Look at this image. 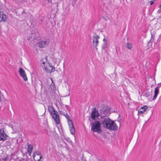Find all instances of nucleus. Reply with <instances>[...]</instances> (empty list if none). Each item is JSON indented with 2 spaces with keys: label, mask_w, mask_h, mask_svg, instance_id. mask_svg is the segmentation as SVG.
<instances>
[{
  "label": "nucleus",
  "mask_w": 161,
  "mask_h": 161,
  "mask_svg": "<svg viewBox=\"0 0 161 161\" xmlns=\"http://www.w3.org/2000/svg\"><path fill=\"white\" fill-rule=\"evenodd\" d=\"M102 124L104 128H106L110 130H116L118 127L114 121L110 119L109 118H103Z\"/></svg>",
  "instance_id": "1"
},
{
  "label": "nucleus",
  "mask_w": 161,
  "mask_h": 161,
  "mask_svg": "<svg viewBox=\"0 0 161 161\" xmlns=\"http://www.w3.org/2000/svg\"><path fill=\"white\" fill-rule=\"evenodd\" d=\"M48 110L50 113L52 117L53 118L57 124H59L60 121L58 113L52 106L48 107Z\"/></svg>",
  "instance_id": "2"
},
{
  "label": "nucleus",
  "mask_w": 161,
  "mask_h": 161,
  "mask_svg": "<svg viewBox=\"0 0 161 161\" xmlns=\"http://www.w3.org/2000/svg\"><path fill=\"white\" fill-rule=\"evenodd\" d=\"M101 124L98 121H95V122H92L91 124V130L93 132H97L98 133H101L102 131L101 129Z\"/></svg>",
  "instance_id": "3"
},
{
  "label": "nucleus",
  "mask_w": 161,
  "mask_h": 161,
  "mask_svg": "<svg viewBox=\"0 0 161 161\" xmlns=\"http://www.w3.org/2000/svg\"><path fill=\"white\" fill-rule=\"evenodd\" d=\"M100 115L101 118L108 116L111 114L109 108L107 106L102 107L100 110Z\"/></svg>",
  "instance_id": "4"
},
{
  "label": "nucleus",
  "mask_w": 161,
  "mask_h": 161,
  "mask_svg": "<svg viewBox=\"0 0 161 161\" xmlns=\"http://www.w3.org/2000/svg\"><path fill=\"white\" fill-rule=\"evenodd\" d=\"M64 116L68 120L70 133L73 135H75V130L72 120L69 119V116L67 113Z\"/></svg>",
  "instance_id": "5"
},
{
  "label": "nucleus",
  "mask_w": 161,
  "mask_h": 161,
  "mask_svg": "<svg viewBox=\"0 0 161 161\" xmlns=\"http://www.w3.org/2000/svg\"><path fill=\"white\" fill-rule=\"evenodd\" d=\"M99 115L100 113L97 110L96 108H93L91 114V118L93 120H96L97 119L96 118H98Z\"/></svg>",
  "instance_id": "6"
},
{
  "label": "nucleus",
  "mask_w": 161,
  "mask_h": 161,
  "mask_svg": "<svg viewBox=\"0 0 161 161\" xmlns=\"http://www.w3.org/2000/svg\"><path fill=\"white\" fill-rule=\"evenodd\" d=\"M31 33L27 38L28 40H30L31 38L36 39L39 37V34L35 30L31 29Z\"/></svg>",
  "instance_id": "7"
},
{
  "label": "nucleus",
  "mask_w": 161,
  "mask_h": 161,
  "mask_svg": "<svg viewBox=\"0 0 161 161\" xmlns=\"http://www.w3.org/2000/svg\"><path fill=\"white\" fill-rule=\"evenodd\" d=\"M8 136L5 133L3 129H0V141H5L7 140Z\"/></svg>",
  "instance_id": "8"
},
{
  "label": "nucleus",
  "mask_w": 161,
  "mask_h": 161,
  "mask_svg": "<svg viewBox=\"0 0 161 161\" xmlns=\"http://www.w3.org/2000/svg\"><path fill=\"white\" fill-rule=\"evenodd\" d=\"M19 72L20 75L22 76L25 81L27 80L25 72L23 69L21 67H20L19 69Z\"/></svg>",
  "instance_id": "9"
},
{
  "label": "nucleus",
  "mask_w": 161,
  "mask_h": 161,
  "mask_svg": "<svg viewBox=\"0 0 161 161\" xmlns=\"http://www.w3.org/2000/svg\"><path fill=\"white\" fill-rule=\"evenodd\" d=\"M99 38V36L97 35H96L93 36V47H97L98 46V44L99 43L98 39Z\"/></svg>",
  "instance_id": "10"
},
{
  "label": "nucleus",
  "mask_w": 161,
  "mask_h": 161,
  "mask_svg": "<svg viewBox=\"0 0 161 161\" xmlns=\"http://www.w3.org/2000/svg\"><path fill=\"white\" fill-rule=\"evenodd\" d=\"M47 42L46 41H42L38 42L37 45L40 48H43L47 45Z\"/></svg>",
  "instance_id": "11"
},
{
  "label": "nucleus",
  "mask_w": 161,
  "mask_h": 161,
  "mask_svg": "<svg viewBox=\"0 0 161 161\" xmlns=\"http://www.w3.org/2000/svg\"><path fill=\"white\" fill-rule=\"evenodd\" d=\"M148 108V107L147 106H144L143 107H141L139 109H138V113L140 114H143L144 112H145L147 110Z\"/></svg>",
  "instance_id": "12"
},
{
  "label": "nucleus",
  "mask_w": 161,
  "mask_h": 161,
  "mask_svg": "<svg viewBox=\"0 0 161 161\" xmlns=\"http://www.w3.org/2000/svg\"><path fill=\"white\" fill-rule=\"evenodd\" d=\"M33 148V146L31 144L28 145L26 153L28 154L30 156H31V153L32 152Z\"/></svg>",
  "instance_id": "13"
},
{
  "label": "nucleus",
  "mask_w": 161,
  "mask_h": 161,
  "mask_svg": "<svg viewBox=\"0 0 161 161\" xmlns=\"http://www.w3.org/2000/svg\"><path fill=\"white\" fill-rule=\"evenodd\" d=\"M43 69L46 72L49 73H51L52 72H53L55 71V67L53 66L52 67V69L51 70H48L46 66H44V68H43Z\"/></svg>",
  "instance_id": "14"
},
{
  "label": "nucleus",
  "mask_w": 161,
  "mask_h": 161,
  "mask_svg": "<svg viewBox=\"0 0 161 161\" xmlns=\"http://www.w3.org/2000/svg\"><path fill=\"white\" fill-rule=\"evenodd\" d=\"M0 18H2V20H6V16L3 12H1V9L0 8Z\"/></svg>",
  "instance_id": "15"
},
{
  "label": "nucleus",
  "mask_w": 161,
  "mask_h": 161,
  "mask_svg": "<svg viewBox=\"0 0 161 161\" xmlns=\"http://www.w3.org/2000/svg\"><path fill=\"white\" fill-rule=\"evenodd\" d=\"M34 156L35 158H36L37 157H39V156L41 157V156H42V155L40 152H36L34 153L33 155V157Z\"/></svg>",
  "instance_id": "16"
},
{
  "label": "nucleus",
  "mask_w": 161,
  "mask_h": 161,
  "mask_svg": "<svg viewBox=\"0 0 161 161\" xmlns=\"http://www.w3.org/2000/svg\"><path fill=\"white\" fill-rule=\"evenodd\" d=\"M151 94V92H149L148 91H147L144 94V96L146 97H149Z\"/></svg>",
  "instance_id": "17"
},
{
  "label": "nucleus",
  "mask_w": 161,
  "mask_h": 161,
  "mask_svg": "<svg viewBox=\"0 0 161 161\" xmlns=\"http://www.w3.org/2000/svg\"><path fill=\"white\" fill-rule=\"evenodd\" d=\"M132 47V45L130 43L127 42L126 44V47L130 49H131Z\"/></svg>",
  "instance_id": "18"
},
{
  "label": "nucleus",
  "mask_w": 161,
  "mask_h": 161,
  "mask_svg": "<svg viewBox=\"0 0 161 161\" xmlns=\"http://www.w3.org/2000/svg\"><path fill=\"white\" fill-rule=\"evenodd\" d=\"M159 92L158 87H157L155 89L154 93L158 94Z\"/></svg>",
  "instance_id": "19"
},
{
  "label": "nucleus",
  "mask_w": 161,
  "mask_h": 161,
  "mask_svg": "<svg viewBox=\"0 0 161 161\" xmlns=\"http://www.w3.org/2000/svg\"><path fill=\"white\" fill-rule=\"evenodd\" d=\"M42 158V156H41V157H40L39 159H37V158H36L34 157V156H33V158H34V160L35 161H42L40 159L41 158Z\"/></svg>",
  "instance_id": "20"
},
{
  "label": "nucleus",
  "mask_w": 161,
  "mask_h": 161,
  "mask_svg": "<svg viewBox=\"0 0 161 161\" xmlns=\"http://www.w3.org/2000/svg\"><path fill=\"white\" fill-rule=\"evenodd\" d=\"M107 47V43L106 42H104V43L102 45V49L104 50L105 49V48Z\"/></svg>",
  "instance_id": "21"
},
{
  "label": "nucleus",
  "mask_w": 161,
  "mask_h": 161,
  "mask_svg": "<svg viewBox=\"0 0 161 161\" xmlns=\"http://www.w3.org/2000/svg\"><path fill=\"white\" fill-rule=\"evenodd\" d=\"M21 152L22 153V155L23 156H25L26 158H28L27 155H28V154L26 153V152H25V153H23V151L22 150L21 151Z\"/></svg>",
  "instance_id": "22"
},
{
  "label": "nucleus",
  "mask_w": 161,
  "mask_h": 161,
  "mask_svg": "<svg viewBox=\"0 0 161 161\" xmlns=\"http://www.w3.org/2000/svg\"><path fill=\"white\" fill-rule=\"evenodd\" d=\"M158 95V94H155L154 93V96H153V98L152 99V100H155L156 98L157 97Z\"/></svg>",
  "instance_id": "23"
},
{
  "label": "nucleus",
  "mask_w": 161,
  "mask_h": 161,
  "mask_svg": "<svg viewBox=\"0 0 161 161\" xmlns=\"http://www.w3.org/2000/svg\"><path fill=\"white\" fill-rule=\"evenodd\" d=\"M80 158L82 161H86V158H85L84 157V156L83 155Z\"/></svg>",
  "instance_id": "24"
},
{
  "label": "nucleus",
  "mask_w": 161,
  "mask_h": 161,
  "mask_svg": "<svg viewBox=\"0 0 161 161\" xmlns=\"http://www.w3.org/2000/svg\"><path fill=\"white\" fill-rule=\"evenodd\" d=\"M59 112H60V113L61 114H62V115H64V116L66 114H67V113H64V112H63V111H59Z\"/></svg>",
  "instance_id": "25"
},
{
  "label": "nucleus",
  "mask_w": 161,
  "mask_h": 161,
  "mask_svg": "<svg viewBox=\"0 0 161 161\" xmlns=\"http://www.w3.org/2000/svg\"><path fill=\"white\" fill-rule=\"evenodd\" d=\"M14 161H26V160L24 158H21L20 160L17 161L14 159Z\"/></svg>",
  "instance_id": "26"
},
{
  "label": "nucleus",
  "mask_w": 161,
  "mask_h": 161,
  "mask_svg": "<svg viewBox=\"0 0 161 161\" xmlns=\"http://www.w3.org/2000/svg\"><path fill=\"white\" fill-rule=\"evenodd\" d=\"M155 0L150 1V5H152L155 2Z\"/></svg>",
  "instance_id": "27"
},
{
  "label": "nucleus",
  "mask_w": 161,
  "mask_h": 161,
  "mask_svg": "<svg viewBox=\"0 0 161 161\" xmlns=\"http://www.w3.org/2000/svg\"><path fill=\"white\" fill-rule=\"evenodd\" d=\"M48 63V64L49 66L50 67H53L51 63Z\"/></svg>",
  "instance_id": "28"
},
{
  "label": "nucleus",
  "mask_w": 161,
  "mask_h": 161,
  "mask_svg": "<svg viewBox=\"0 0 161 161\" xmlns=\"http://www.w3.org/2000/svg\"><path fill=\"white\" fill-rule=\"evenodd\" d=\"M69 107V106H68L67 105H65V108L68 110H69V109H68V108Z\"/></svg>",
  "instance_id": "29"
},
{
  "label": "nucleus",
  "mask_w": 161,
  "mask_h": 161,
  "mask_svg": "<svg viewBox=\"0 0 161 161\" xmlns=\"http://www.w3.org/2000/svg\"><path fill=\"white\" fill-rule=\"evenodd\" d=\"M103 41L104 42H106V43H107V40L105 38H104L103 39Z\"/></svg>",
  "instance_id": "30"
},
{
  "label": "nucleus",
  "mask_w": 161,
  "mask_h": 161,
  "mask_svg": "<svg viewBox=\"0 0 161 161\" xmlns=\"http://www.w3.org/2000/svg\"><path fill=\"white\" fill-rule=\"evenodd\" d=\"M147 111H149V112H150V113H151V115H152V112H152V111H151V110H150H150H147Z\"/></svg>",
  "instance_id": "31"
},
{
  "label": "nucleus",
  "mask_w": 161,
  "mask_h": 161,
  "mask_svg": "<svg viewBox=\"0 0 161 161\" xmlns=\"http://www.w3.org/2000/svg\"><path fill=\"white\" fill-rule=\"evenodd\" d=\"M6 144H7V145H9L10 144L9 141H8L6 142Z\"/></svg>",
  "instance_id": "32"
},
{
  "label": "nucleus",
  "mask_w": 161,
  "mask_h": 161,
  "mask_svg": "<svg viewBox=\"0 0 161 161\" xmlns=\"http://www.w3.org/2000/svg\"><path fill=\"white\" fill-rule=\"evenodd\" d=\"M42 64H43V65H42L43 68H44V66H45V62H43L42 63Z\"/></svg>",
  "instance_id": "33"
},
{
  "label": "nucleus",
  "mask_w": 161,
  "mask_h": 161,
  "mask_svg": "<svg viewBox=\"0 0 161 161\" xmlns=\"http://www.w3.org/2000/svg\"><path fill=\"white\" fill-rule=\"evenodd\" d=\"M158 87H160L161 86V82L159 83V84H158Z\"/></svg>",
  "instance_id": "34"
},
{
  "label": "nucleus",
  "mask_w": 161,
  "mask_h": 161,
  "mask_svg": "<svg viewBox=\"0 0 161 161\" xmlns=\"http://www.w3.org/2000/svg\"><path fill=\"white\" fill-rule=\"evenodd\" d=\"M14 159H13V158H11L10 160L9 161H14Z\"/></svg>",
  "instance_id": "35"
},
{
  "label": "nucleus",
  "mask_w": 161,
  "mask_h": 161,
  "mask_svg": "<svg viewBox=\"0 0 161 161\" xmlns=\"http://www.w3.org/2000/svg\"><path fill=\"white\" fill-rule=\"evenodd\" d=\"M95 47L96 50L97 51L98 49L97 47Z\"/></svg>",
  "instance_id": "36"
},
{
  "label": "nucleus",
  "mask_w": 161,
  "mask_h": 161,
  "mask_svg": "<svg viewBox=\"0 0 161 161\" xmlns=\"http://www.w3.org/2000/svg\"><path fill=\"white\" fill-rule=\"evenodd\" d=\"M161 12V10L160 9L158 10V12L159 13H160Z\"/></svg>",
  "instance_id": "37"
},
{
  "label": "nucleus",
  "mask_w": 161,
  "mask_h": 161,
  "mask_svg": "<svg viewBox=\"0 0 161 161\" xmlns=\"http://www.w3.org/2000/svg\"><path fill=\"white\" fill-rule=\"evenodd\" d=\"M40 83H41V84H41V86H42V81H40Z\"/></svg>",
  "instance_id": "38"
},
{
  "label": "nucleus",
  "mask_w": 161,
  "mask_h": 161,
  "mask_svg": "<svg viewBox=\"0 0 161 161\" xmlns=\"http://www.w3.org/2000/svg\"><path fill=\"white\" fill-rule=\"evenodd\" d=\"M40 156H39V157H36V158L37 159H39V158H40Z\"/></svg>",
  "instance_id": "39"
},
{
  "label": "nucleus",
  "mask_w": 161,
  "mask_h": 161,
  "mask_svg": "<svg viewBox=\"0 0 161 161\" xmlns=\"http://www.w3.org/2000/svg\"><path fill=\"white\" fill-rule=\"evenodd\" d=\"M159 7H160V9H161V4L160 5Z\"/></svg>",
  "instance_id": "40"
},
{
  "label": "nucleus",
  "mask_w": 161,
  "mask_h": 161,
  "mask_svg": "<svg viewBox=\"0 0 161 161\" xmlns=\"http://www.w3.org/2000/svg\"><path fill=\"white\" fill-rule=\"evenodd\" d=\"M2 21H2V20L0 21V22H2Z\"/></svg>",
  "instance_id": "41"
},
{
  "label": "nucleus",
  "mask_w": 161,
  "mask_h": 161,
  "mask_svg": "<svg viewBox=\"0 0 161 161\" xmlns=\"http://www.w3.org/2000/svg\"><path fill=\"white\" fill-rule=\"evenodd\" d=\"M152 37H153V36L152 35L151 38H152Z\"/></svg>",
  "instance_id": "42"
},
{
  "label": "nucleus",
  "mask_w": 161,
  "mask_h": 161,
  "mask_svg": "<svg viewBox=\"0 0 161 161\" xmlns=\"http://www.w3.org/2000/svg\"><path fill=\"white\" fill-rule=\"evenodd\" d=\"M56 106L58 107V106L57 105H56Z\"/></svg>",
  "instance_id": "43"
}]
</instances>
